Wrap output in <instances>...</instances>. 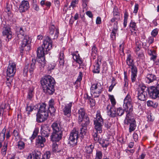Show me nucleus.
<instances>
[{"label": "nucleus", "mask_w": 159, "mask_h": 159, "mask_svg": "<svg viewBox=\"0 0 159 159\" xmlns=\"http://www.w3.org/2000/svg\"><path fill=\"white\" fill-rule=\"evenodd\" d=\"M7 143L5 142L1 150V153L2 155L5 156L6 154L7 150Z\"/></svg>", "instance_id": "f704fd0d"}, {"label": "nucleus", "mask_w": 159, "mask_h": 159, "mask_svg": "<svg viewBox=\"0 0 159 159\" xmlns=\"http://www.w3.org/2000/svg\"><path fill=\"white\" fill-rule=\"evenodd\" d=\"M116 82H115V79L114 78H113L111 81V85L110 86L108 91L109 92H111L113 89L114 87V86L116 85Z\"/></svg>", "instance_id": "a18cd8bd"}, {"label": "nucleus", "mask_w": 159, "mask_h": 159, "mask_svg": "<svg viewBox=\"0 0 159 159\" xmlns=\"http://www.w3.org/2000/svg\"><path fill=\"white\" fill-rule=\"evenodd\" d=\"M18 147L20 149H23L25 148V144L23 141H19L18 143Z\"/></svg>", "instance_id": "3c124183"}, {"label": "nucleus", "mask_w": 159, "mask_h": 159, "mask_svg": "<svg viewBox=\"0 0 159 159\" xmlns=\"http://www.w3.org/2000/svg\"><path fill=\"white\" fill-rule=\"evenodd\" d=\"M7 158L8 159H17V158L16 157L15 155L14 154H10L8 155Z\"/></svg>", "instance_id": "774afa93"}, {"label": "nucleus", "mask_w": 159, "mask_h": 159, "mask_svg": "<svg viewBox=\"0 0 159 159\" xmlns=\"http://www.w3.org/2000/svg\"><path fill=\"white\" fill-rule=\"evenodd\" d=\"M158 31L157 29H154L151 32V35L153 37H155L158 34Z\"/></svg>", "instance_id": "5fc2aeb1"}, {"label": "nucleus", "mask_w": 159, "mask_h": 159, "mask_svg": "<svg viewBox=\"0 0 159 159\" xmlns=\"http://www.w3.org/2000/svg\"><path fill=\"white\" fill-rule=\"evenodd\" d=\"M123 106L125 109L130 111H132V100L130 95L128 94L125 98L124 101Z\"/></svg>", "instance_id": "9b49d317"}, {"label": "nucleus", "mask_w": 159, "mask_h": 159, "mask_svg": "<svg viewBox=\"0 0 159 159\" xmlns=\"http://www.w3.org/2000/svg\"><path fill=\"white\" fill-rule=\"evenodd\" d=\"M10 130H8L6 131L5 134L6 135V138L7 139H9L10 137Z\"/></svg>", "instance_id": "0e129e2a"}, {"label": "nucleus", "mask_w": 159, "mask_h": 159, "mask_svg": "<svg viewBox=\"0 0 159 159\" xmlns=\"http://www.w3.org/2000/svg\"><path fill=\"white\" fill-rule=\"evenodd\" d=\"M39 47H38L37 51V58L36 59V61H37L38 63H39V59H40V53L39 52Z\"/></svg>", "instance_id": "680f3d73"}, {"label": "nucleus", "mask_w": 159, "mask_h": 159, "mask_svg": "<svg viewBox=\"0 0 159 159\" xmlns=\"http://www.w3.org/2000/svg\"><path fill=\"white\" fill-rule=\"evenodd\" d=\"M91 54L92 56H95V55L97 54V49L95 45H94L92 49Z\"/></svg>", "instance_id": "49530a36"}, {"label": "nucleus", "mask_w": 159, "mask_h": 159, "mask_svg": "<svg viewBox=\"0 0 159 159\" xmlns=\"http://www.w3.org/2000/svg\"><path fill=\"white\" fill-rule=\"evenodd\" d=\"M118 26L117 21H116L114 24L113 28L112 30L111 37L112 40H115L116 39V34L118 33Z\"/></svg>", "instance_id": "412c9836"}, {"label": "nucleus", "mask_w": 159, "mask_h": 159, "mask_svg": "<svg viewBox=\"0 0 159 159\" xmlns=\"http://www.w3.org/2000/svg\"><path fill=\"white\" fill-rule=\"evenodd\" d=\"M72 55L74 60L76 62L80 65L82 64L83 61L78 54H77V53L74 52L72 53Z\"/></svg>", "instance_id": "c85d7f7f"}, {"label": "nucleus", "mask_w": 159, "mask_h": 159, "mask_svg": "<svg viewBox=\"0 0 159 159\" xmlns=\"http://www.w3.org/2000/svg\"><path fill=\"white\" fill-rule=\"evenodd\" d=\"M78 134V130L77 129L74 128L71 131L69 141V144L71 146L73 147L76 144L77 140L79 138Z\"/></svg>", "instance_id": "0eeeda50"}, {"label": "nucleus", "mask_w": 159, "mask_h": 159, "mask_svg": "<svg viewBox=\"0 0 159 159\" xmlns=\"http://www.w3.org/2000/svg\"><path fill=\"white\" fill-rule=\"evenodd\" d=\"M48 110L51 114H52L55 112L56 111V109H55L54 106L49 107L48 108Z\"/></svg>", "instance_id": "052dcab7"}, {"label": "nucleus", "mask_w": 159, "mask_h": 159, "mask_svg": "<svg viewBox=\"0 0 159 159\" xmlns=\"http://www.w3.org/2000/svg\"><path fill=\"white\" fill-rule=\"evenodd\" d=\"M89 2V0H82L83 7L84 9L87 10Z\"/></svg>", "instance_id": "09e8293b"}, {"label": "nucleus", "mask_w": 159, "mask_h": 159, "mask_svg": "<svg viewBox=\"0 0 159 159\" xmlns=\"http://www.w3.org/2000/svg\"><path fill=\"white\" fill-rule=\"evenodd\" d=\"M65 50V48H63L60 51L59 57V62L60 66H63L64 64V51Z\"/></svg>", "instance_id": "393cba45"}, {"label": "nucleus", "mask_w": 159, "mask_h": 159, "mask_svg": "<svg viewBox=\"0 0 159 159\" xmlns=\"http://www.w3.org/2000/svg\"><path fill=\"white\" fill-rule=\"evenodd\" d=\"M87 128H84L82 127V128L80 129V133L83 135L85 134L86 130Z\"/></svg>", "instance_id": "e2e57ef3"}, {"label": "nucleus", "mask_w": 159, "mask_h": 159, "mask_svg": "<svg viewBox=\"0 0 159 159\" xmlns=\"http://www.w3.org/2000/svg\"><path fill=\"white\" fill-rule=\"evenodd\" d=\"M9 106L8 104L6 105L5 103H2L0 106V114H3L4 111V110L7 108Z\"/></svg>", "instance_id": "a19ab883"}, {"label": "nucleus", "mask_w": 159, "mask_h": 159, "mask_svg": "<svg viewBox=\"0 0 159 159\" xmlns=\"http://www.w3.org/2000/svg\"><path fill=\"white\" fill-rule=\"evenodd\" d=\"M40 4L41 6H43L44 5L47 6V9L48 8H49L51 5V3L50 2L48 1H46L45 0H42L40 2Z\"/></svg>", "instance_id": "79ce46f5"}, {"label": "nucleus", "mask_w": 159, "mask_h": 159, "mask_svg": "<svg viewBox=\"0 0 159 159\" xmlns=\"http://www.w3.org/2000/svg\"><path fill=\"white\" fill-rule=\"evenodd\" d=\"M101 63V61L99 60H97L96 61L95 64L94 65V69L93 71L94 73H98L100 72V66Z\"/></svg>", "instance_id": "a878e982"}, {"label": "nucleus", "mask_w": 159, "mask_h": 159, "mask_svg": "<svg viewBox=\"0 0 159 159\" xmlns=\"http://www.w3.org/2000/svg\"><path fill=\"white\" fill-rule=\"evenodd\" d=\"M130 30L132 32L134 31H136L137 28L136 25V23L134 22L131 20L129 24Z\"/></svg>", "instance_id": "473e14b6"}, {"label": "nucleus", "mask_w": 159, "mask_h": 159, "mask_svg": "<svg viewBox=\"0 0 159 159\" xmlns=\"http://www.w3.org/2000/svg\"><path fill=\"white\" fill-rule=\"evenodd\" d=\"M104 149L106 150L107 146L109 145V142L108 140L100 139L99 142Z\"/></svg>", "instance_id": "c756f323"}, {"label": "nucleus", "mask_w": 159, "mask_h": 159, "mask_svg": "<svg viewBox=\"0 0 159 159\" xmlns=\"http://www.w3.org/2000/svg\"><path fill=\"white\" fill-rule=\"evenodd\" d=\"M103 124V120L100 111H97L96 117L94 119V128L97 132L101 133L102 132V126Z\"/></svg>", "instance_id": "20e7f679"}, {"label": "nucleus", "mask_w": 159, "mask_h": 159, "mask_svg": "<svg viewBox=\"0 0 159 159\" xmlns=\"http://www.w3.org/2000/svg\"><path fill=\"white\" fill-rule=\"evenodd\" d=\"M48 116V113L46 108V104L43 103L40 104V122L47 120Z\"/></svg>", "instance_id": "1a4fd4ad"}, {"label": "nucleus", "mask_w": 159, "mask_h": 159, "mask_svg": "<svg viewBox=\"0 0 159 159\" xmlns=\"http://www.w3.org/2000/svg\"><path fill=\"white\" fill-rule=\"evenodd\" d=\"M39 132V128H37L34 129L33 132V134L30 138L31 141H32V140L34 139L35 138L38 134Z\"/></svg>", "instance_id": "4c0bfd02"}, {"label": "nucleus", "mask_w": 159, "mask_h": 159, "mask_svg": "<svg viewBox=\"0 0 159 159\" xmlns=\"http://www.w3.org/2000/svg\"><path fill=\"white\" fill-rule=\"evenodd\" d=\"M16 64L14 62L10 63L7 70V76L9 77V78L7 77V81H9V77H13L14 76L16 72Z\"/></svg>", "instance_id": "6e6552de"}, {"label": "nucleus", "mask_w": 159, "mask_h": 159, "mask_svg": "<svg viewBox=\"0 0 159 159\" xmlns=\"http://www.w3.org/2000/svg\"><path fill=\"white\" fill-rule=\"evenodd\" d=\"M108 115L112 117H115L117 116H121L124 113V111L122 108L119 107L116 110L115 107H113L111 110L107 111Z\"/></svg>", "instance_id": "9d476101"}, {"label": "nucleus", "mask_w": 159, "mask_h": 159, "mask_svg": "<svg viewBox=\"0 0 159 159\" xmlns=\"http://www.w3.org/2000/svg\"><path fill=\"white\" fill-rule=\"evenodd\" d=\"M72 102H70L65 105L64 108L63 109V111L65 115L70 116L71 113V107L72 106Z\"/></svg>", "instance_id": "f3484780"}, {"label": "nucleus", "mask_w": 159, "mask_h": 159, "mask_svg": "<svg viewBox=\"0 0 159 159\" xmlns=\"http://www.w3.org/2000/svg\"><path fill=\"white\" fill-rule=\"evenodd\" d=\"M52 47V41L48 36L44 37L43 43L42 45V50H40V65L42 68H44L46 65V61L44 57L45 54H47V52L49 51Z\"/></svg>", "instance_id": "f03ea898"}, {"label": "nucleus", "mask_w": 159, "mask_h": 159, "mask_svg": "<svg viewBox=\"0 0 159 159\" xmlns=\"http://www.w3.org/2000/svg\"><path fill=\"white\" fill-rule=\"evenodd\" d=\"M53 132H62V128L59 122L56 121L54 122L51 125Z\"/></svg>", "instance_id": "4be33fe9"}, {"label": "nucleus", "mask_w": 159, "mask_h": 159, "mask_svg": "<svg viewBox=\"0 0 159 159\" xmlns=\"http://www.w3.org/2000/svg\"><path fill=\"white\" fill-rule=\"evenodd\" d=\"M132 111H126V117L124 120L125 124L126 125H129L134 121L133 117L132 116Z\"/></svg>", "instance_id": "a211bd4d"}, {"label": "nucleus", "mask_w": 159, "mask_h": 159, "mask_svg": "<svg viewBox=\"0 0 159 159\" xmlns=\"http://www.w3.org/2000/svg\"><path fill=\"white\" fill-rule=\"evenodd\" d=\"M147 89L151 98L154 99L159 98V84L156 87L152 86Z\"/></svg>", "instance_id": "f8f14e48"}, {"label": "nucleus", "mask_w": 159, "mask_h": 159, "mask_svg": "<svg viewBox=\"0 0 159 159\" xmlns=\"http://www.w3.org/2000/svg\"><path fill=\"white\" fill-rule=\"evenodd\" d=\"M128 16L129 14L128 12L126 11H125L124 14V16L123 25L124 27H125L126 26Z\"/></svg>", "instance_id": "58836bf2"}, {"label": "nucleus", "mask_w": 159, "mask_h": 159, "mask_svg": "<svg viewBox=\"0 0 159 159\" xmlns=\"http://www.w3.org/2000/svg\"><path fill=\"white\" fill-rule=\"evenodd\" d=\"M85 111L84 108H81L78 111V120L80 123L83 122L84 118L85 116Z\"/></svg>", "instance_id": "aec40b11"}, {"label": "nucleus", "mask_w": 159, "mask_h": 159, "mask_svg": "<svg viewBox=\"0 0 159 159\" xmlns=\"http://www.w3.org/2000/svg\"><path fill=\"white\" fill-rule=\"evenodd\" d=\"M33 95V89H30L28 92L27 98L28 99L31 100L32 99Z\"/></svg>", "instance_id": "864d4df0"}, {"label": "nucleus", "mask_w": 159, "mask_h": 159, "mask_svg": "<svg viewBox=\"0 0 159 159\" xmlns=\"http://www.w3.org/2000/svg\"><path fill=\"white\" fill-rule=\"evenodd\" d=\"M83 77L82 73L80 71L79 72V75L78 77V78L76 80V82H80L82 80Z\"/></svg>", "instance_id": "13d9d810"}, {"label": "nucleus", "mask_w": 159, "mask_h": 159, "mask_svg": "<svg viewBox=\"0 0 159 159\" xmlns=\"http://www.w3.org/2000/svg\"><path fill=\"white\" fill-rule=\"evenodd\" d=\"M102 156V154L101 151H96V158L97 159H101Z\"/></svg>", "instance_id": "603ef678"}, {"label": "nucleus", "mask_w": 159, "mask_h": 159, "mask_svg": "<svg viewBox=\"0 0 159 159\" xmlns=\"http://www.w3.org/2000/svg\"><path fill=\"white\" fill-rule=\"evenodd\" d=\"M46 142V139L45 138L41 137L40 139V147H43L44 146V143Z\"/></svg>", "instance_id": "6e6d98bb"}, {"label": "nucleus", "mask_w": 159, "mask_h": 159, "mask_svg": "<svg viewBox=\"0 0 159 159\" xmlns=\"http://www.w3.org/2000/svg\"><path fill=\"white\" fill-rule=\"evenodd\" d=\"M146 89V87H143L139 91L138 98L141 101H144L146 100L147 99V91L148 89H146V90H145V89Z\"/></svg>", "instance_id": "4468645a"}, {"label": "nucleus", "mask_w": 159, "mask_h": 159, "mask_svg": "<svg viewBox=\"0 0 159 159\" xmlns=\"http://www.w3.org/2000/svg\"><path fill=\"white\" fill-rule=\"evenodd\" d=\"M58 146L57 144L55 143H53L52 146V151L55 152H59L60 150L58 148Z\"/></svg>", "instance_id": "37998d69"}, {"label": "nucleus", "mask_w": 159, "mask_h": 159, "mask_svg": "<svg viewBox=\"0 0 159 159\" xmlns=\"http://www.w3.org/2000/svg\"><path fill=\"white\" fill-rule=\"evenodd\" d=\"M2 25H3L2 28L3 35L6 36L8 39H11L12 38V35L10 28L7 25L3 24Z\"/></svg>", "instance_id": "2eb2a0df"}, {"label": "nucleus", "mask_w": 159, "mask_h": 159, "mask_svg": "<svg viewBox=\"0 0 159 159\" xmlns=\"http://www.w3.org/2000/svg\"><path fill=\"white\" fill-rule=\"evenodd\" d=\"M62 133L53 132L51 136V140L53 142H58L62 138Z\"/></svg>", "instance_id": "dca6fc26"}, {"label": "nucleus", "mask_w": 159, "mask_h": 159, "mask_svg": "<svg viewBox=\"0 0 159 159\" xmlns=\"http://www.w3.org/2000/svg\"><path fill=\"white\" fill-rule=\"evenodd\" d=\"M136 125L135 124L134 122L130 124L129 127V131L130 132L134 131L136 128Z\"/></svg>", "instance_id": "c03bdc74"}, {"label": "nucleus", "mask_w": 159, "mask_h": 159, "mask_svg": "<svg viewBox=\"0 0 159 159\" xmlns=\"http://www.w3.org/2000/svg\"><path fill=\"white\" fill-rule=\"evenodd\" d=\"M94 148V145L91 144L86 146L85 147V149L87 153H91L92 152Z\"/></svg>", "instance_id": "72a5a7b5"}, {"label": "nucleus", "mask_w": 159, "mask_h": 159, "mask_svg": "<svg viewBox=\"0 0 159 159\" xmlns=\"http://www.w3.org/2000/svg\"><path fill=\"white\" fill-rule=\"evenodd\" d=\"M13 135L15 138V139L18 141L20 139V135L18 131L16 129H14L13 132Z\"/></svg>", "instance_id": "e433bc0d"}, {"label": "nucleus", "mask_w": 159, "mask_h": 159, "mask_svg": "<svg viewBox=\"0 0 159 159\" xmlns=\"http://www.w3.org/2000/svg\"><path fill=\"white\" fill-rule=\"evenodd\" d=\"M109 98L111 101V105L109 104L107 107V111H108L109 110H111V109L113 107H115V105L116 104V100L113 95H109Z\"/></svg>", "instance_id": "5701e85b"}, {"label": "nucleus", "mask_w": 159, "mask_h": 159, "mask_svg": "<svg viewBox=\"0 0 159 159\" xmlns=\"http://www.w3.org/2000/svg\"><path fill=\"white\" fill-rule=\"evenodd\" d=\"M102 86L99 82H97L92 84L90 88V91L94 97H98L102 92Z\"/></svg>", "instance_id": "39448f33"}, {"label": "nucleus", "mask_w": 159, "mask_h": 159, "mask_svg": "<svg viewBox=\"0 0 159 159\" xmlns=\"http://www.w3.org/2000/svg\"><path fill=\"white\" fill-rule=\"evenodd\" d=\"M79 0H74L72 1L70 4V6L74 8L76 6V5L78 3Z\"/></svg>", "instance_id": "4d7b16f0"}, {"label": "nucleus", "mask_w": 159, "mask_h": 159, "mask_svg": "<svg viewBox=\"0 0 159 159\" xmlns=\"http://www.w3.org/2000/svg\"><path fill=\"white\" fill-rule=\"evenodd\" d=\"M6 130V129L4 128L0 133V142H2L5 139Z\"/></svg>", "instance_id": "c9c22d12"}, {"label": "nucleus", "mask_w": 159, "mask_h": 159, "mask_svg": "<svg viewBox=\"0 0 159 159\" xmlns=\"http://www.w3.org/2000/svg\"><path fill=\"white\" fill-rule=\"evenodd\" d=\"M126 64L130 67H131V79L132 82H134L136 79L138 73L137 69L134 65L133 57L130 54L128 55L126 60Z\"/></svg>", "instance_id": "7ed1b4c3"}, {"label": "nucleus", "mask_w": 159, "mask_h": 159, "mask_svg": "<svg viewBox=\"0 0 159 159\" xmlns=\"http://www.w3.org/2000/svg\"><path fill=\"white\" fill-rule=\"evenodd\" d=\"M41 136H40V137L41 138V137L44 138V137H48L49 131L47 126L44 127L41 126Z\"/></svg>", "instance_id": "bb28decb"}, {"label": "nucleus", "mask_w": 159, "mask_h": 159, "mask_svg": "<svg viewBox=\"0 0 159 159\" xmlns=\"http://www.w3.org/2000/svg\"><path fill=\"white\" fill-rule=\"evenodd\" d=\"M83 123L81 124L82 127L84 128H87L90 124V121L89 118L88 116H85V117L84 118Z\"/></svg>", "instance_id": "7c9ffc66"}, {"label": "nucleus", "mask_w": 159, "mask_h": 159, "mask_svg": "<svg viewBox=\"0 0 159 159\" xmlns=\"http://www.w3.org/2000/svg\"><path fill=\"white\" fill-rule=\"evenodd\" d=\"M96 131H97L96 130ZM98 133H99V132H97V131H96V132H95L93 135L94 139L96 142H99L100 139L99 138V137L98 134Z\"/></svg>", "instance_id": "8fccbe9b"}, {"label": "nucleus", "mask_w": 159, "mask_h": 159, "mask_svg": "<svg viewBox=\"0 0 159 159\" xmlns=\"http://www.w3.org/2000/svg\"><path fill=\"white\" fill-rule=\"evenodd\" d=\"M29 61L28 62L26 61L24 69L23 74L24 76H27L28 70H29V72L31 74L34 68V64L32 63L29 64Z\"/></svg>", "instance_id": "ddd939ff"}, {"label": "nucleus", "mask_w": 159, "mask_h": 159, "mask_svg": "<svg viewBox=\"0 0 159 159\" xmlns=\"http://www.w3.org/2000/svg\"><path fill=\"white\" fill-rule=\"evenodd\" d=\"M156 79V77L155 75L152 74H148L147 75L146 80V82L150 83L153 82Z\"/></svg>", "instance_id": "cd10ccee"}, {"label": "nucleus", "mask_w": 159, "mask_h": 159, "mask_svg": "<svg viewBox=\"0 0 159 159\" xmlns=\"http://www.w3.org/2000/svg\"><path fill=\"white\" fill-rule=\"evenodd\" d=\"M158 103L156 102H154L152 101L149 100L147 102V105L149 107H153L156 108L158 106Z\"/></svg>", "instance_id": "ea45409f"}, {"label": "nucleus", "mask_w": 159, "mask_h": 159, "mask_svg": "<svg viewBox=\"0 0 159 159\" xmlns=\"http://www.w3.org/2000/svg\"><path fill=\"white\" fill-rule=\"evenodd\" d=\"M125 151L129 155H132L134 152V150L133 149H126L125 150Z\"/></svg>", "instance_id": "bf43d9fd"}, {"label": "nucleus", "mask_w": 159, "mask_h": 159, "mask_svg": "<svg viewBox=\"0 0 159 159\" xmlns=\"http://www.w3.org/2000/svg\"><path fill=\"white\" fill-rule=\"evenodd\" d=\"M139 9V5L138 4L136 3L135 5L134 9L133 11V13H137Z\"/></svg>", "instance_id": "338daca9"}, {"label": "nucleus", "mask_w": 159, "mask_h": 159, "mask_svg": "<svg viewBox=\"0 0 159 159\" xmlns=\"http://www.w3.org/2000/svg\"><path fill=\"white\" fill-rule=\"evenodd\" d=\"M30 38L28 36H25L22 40L21 43L20 48V55L22 56L23 52L25 51H29L30 49Z\"/></svg>", "instance_id": "423d86ee"}, {"label": "nucleus", "mask_w": 159, "mask_h": 159, "mask_svg": "<svg viewBox=\"0 0 159 159\" xmlns=\"http://www.w3.org/2000/svg\"><path fill=\"white\" fill-rule=\"evenodd\" d=\"M40 84L44 93L48 94L53 93L55 81L51 76L48 75L43 77L40 80Z\"/></svg>", "instance_id": "f257e3e1"}, {"label": "nucleus", "mask_w": 159, "mask_h": 159, "mask_svg": "<svg viewBox=\"0 0 159 159\" xmlns=\"http://www.w3.org/2000/svg\"><path fill=\"white\" fill-rule=\"evenodd\" d=\"M39 155L35 152H32L29 154L28 156L27 159H38Z\"/></svg>", "instance_id": "2f4dec72"}, {"label": "nucleus", "mask_w": 159, "mask_h": 159, "mask_svg": "<svg viewBox=\"0 0 159 159\" xmlns=\"http://www.w3.org/2000/svg\"><path fill=\"white\" fill-rule=\"evenodd\" d=\"M136 48L135 50L136 52L139 51L141 48V43L138 40L136 41L135 42Z\"/></svg>", "instance_id": "de8ad7c7"}, {"label": "nucleus", "mask_w": 159, "mask_h": 159, "mask_svg": "<svg viewBox=\"0 0 159 159\" xmlns=\"http://www.w3.org/2000/svg\"><path fill=\"white\" fill-rule=\"evenodd\" d=\"M33 109V108L32 106H27L26 108V110L28 111V114H29L30 113L29 112L32 111Z\"/></svg>", "instance_id": "69168bd1"}, {"label": "nucleus", "mask_w": 159, "mask_h": 159, "mask_svg": "<svg viewBox=\"0 0 159 159\" xmlns=\"http://www.w3.org/2000/svg\"><path fill=\"white\" fill-rule=\"evenodd\" d=\"M55 31L54 35V38H57L59 35V29L58 27H56L53 25H51L49 28V33L50 34L53 35Z\"/></svg>", "instance_id": "b1692460"}, {"label": "nucleus", "mask_w": 159, "mask_h": 159, "mask_svg": "<svg viewBox=\"0 0 159 159\" xmlns=\"http://www.w3.org/2000/svg\"><path fill=\"white\" fill-rule=\"evenodd\" d=\"M29 7L28 2L27 1H23L19 6V10L20 12H23L28 10Z\"/></svg>", "instance_id": "6ab92c4d"}]
</instances>
